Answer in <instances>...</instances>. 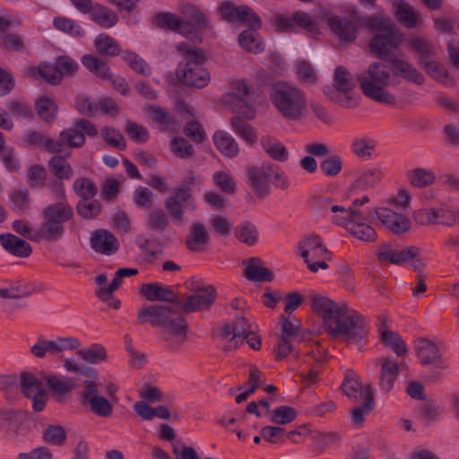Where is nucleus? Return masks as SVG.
Wrapping results in <instances>:
<instances>
[{"instance_id": "obj_1", "label": "nucleus", "mask_w": 459, "mask_h": 459, "mask_svg": "<svg viewBox=\"0 0 459 459\" xmlns=\"http://www.w3.org/2000/svg\"><path fill=\"white\" fill-rule=\"evenodd\" d=\"M311 301L313 311L322 316L330 335L352 341L359 349L366 345L369 327L365 316L357 312L349 314L346 303H336L321 295H312Z\"/></svg>"}, {"instance_id": "obj_2", "label": "nucleus", "mask_w": 459, "mask_h": 459, "mask_svg": "<svg viewBox=\"0 0 459 459\" xmlns=\"http://www.w3.org/2000/svg\"><path fill=\"white\" fill-rule=\"evenodd\" d=\"M150 305L137 312V322L141 325L149 323L153 327H161V339L167 348L178 351L186 341L188 325L180 316L178 305Z\"/></svg>"}, {"instance_id": "obj_3", "label": "nucleus", "mask_w": 459, "mask_h": 459, "mask_svg": "<svg viewBox=\"0 0 459 459\" xmlns=\"http://www.w3.org/2000/svg\"><path fill=\"white\" fill-rule=\"evenodd\" d=\"M401 42L396 28L375 35L369 43L371 52L394 68V74L418 85L423 84L424 75L407 60L398 58L396 51Z\"/></svg>"}, {"instance_id": "obj_4", "label": "nucleus", "mask_w": 459, "mask_h": 459, "mask_svg": "<svg viewBox=\"0 0 459 459\" xmlns=\"http://www.w3.org/2000/svg\"><path fill=\"white\" fill-rule=\"evenodd\" d=\"M394 68L382 62H372L357 75L362 93L368 99L387 105L396 103L395 96L386 88L398 83Z\"/></svg>"}, {"instance_id": "obj_5", "label": "nucleus", "mask_w": 459, "mask_h": 459, "mask_svg": "<svg viewBox=\"0 0 459 459\" xmlns=\"http://www.w3.org/2000/svg\"><path fill=\"white\" fill-rule=\"evenodd\" d=\"M270 100L277 113L286 121L299 122L308 111L306 92L285 81L274 82L269 92Z\"/></svg>"}, {"instance_id": "obj_6", "label": "nucleus", "mask_w": 459, "mask_h": 459, "mask_svg": "<svg viewBox=\"0 0 459 459\" xmlns=\"http://www.w3.org/2000/svg\"><path fill=\"white\" fill-rule=\"evenodd\" d=\"M184 60L177 68V76L184 84L195 88H203L210 82V74L204 67V52L198 48H193L186 42L176 46Z\"/></svg>"}, {"instance_id": "obj_7", "label": "nucleus", "mask_w": 459, "mask_h": 459, "mask_svg": "<svg viewBox=\"0 0 459 459\" xmlns=\"http://www.w3.org/2000/svg\"><path fill=\"white\" fill-rule=\"evenodd\" d=\"M41 217L38 238L55 242L63 237L64 224L74 219V210L67 201H57L45 206L41 211Z\"/></svg>"}, {"instance_id": "obj_8", "label": "nucleus", "mask_w": 459, "mask_h": 459, "mask_svg": "<svg viewBox=\"0 0 459 459\" xmlns=\"http://www.w3.org/2000/svg\"><path fill=\"white\" fill-rule=\"evenodd\" d=\"M355 83L351 73L342 65L335 68L332 85L323 89L325 97L345 108H355L359 105V96L354 92Z\"/></svg>"}, {"instance_id": "obj_9", "label": "nucleus", "mask_w": 459, "mask_h": 459, "mask_svg": "<svg viewBox=\"0 0 459 459\" xmlns=\"http://www.w3.org/2000/svg\"><path fill=\"white\" fill-rule=\"evenodd\" d=\"M300 255L307 264L308 269L316 273L319 269H327L326 260L331 259V253L323 245L318 235L311 234L299 243Z\"/></svg>"}, {"instance_id": "obj_10", "label": "nucleus", "mask_w": 459, "mask_h": 459, "mask_svg": "<svg viewBox=\"0 0 459 459\" xmlns=\"http://www.w3.org/2000/svg\"><path fill=\"white\" fill-rule=\"evenodd\" d=\"M195 209L192 195L184 189L174 188L171 195L164 201V208L175 225H182L186 221V209Z\"/></svg>"}, {"instance_id": "obj_11", "label": "nucleus", "mask_w": 459, "mask_h": 459, "mask_svg": "<svg viewBox=\"0 0 459 459\" xmlns=\"http://www.w3.org/2000/svg\"><path fill=\"white\" fill-rule=\"evenodd\" d=\"M83 390L81 394L82 404L90 406L91 411L100 417H108L113 412V405L105 397L99 394L97 380H84Z\"/></svg>"}, {"instance_id": "obj_12", "label": "nucleus", "mask_w": 459, "mask_h": 459, "mask_svg": "<svg viewBox=\"0 0 459 459\" xmlns=\"http://www.w3.org/2000/svg\"><path fill=\"white\" fill-rule=\"evenodd\" d=\"M326 22L341 42H352L356 39L359 27V16L356 13L350 16L331 15Z\"/></svg>"}, {"instance_id": "obj_13", "label": "nucleus", "mask_w": 459, "mask_h": 459, "mask_svg": "<svg viewBox=\"0 0 459 459\" xmlns=\"http://www.w3.org/2000/svg\"><path fill=\"white\" fill-rule=\"evenodd\" d=\"M222 19L229 22L246 23L253 29H260L262 26L259 16L247 5L237 6L230 1H226L220 6Z\"/></svg>"}, {"instance_id": "obj_14", "label": "nucleus", "mask_w": 459, "mask_h": 459, "mask_svg": "<svg viewBox=\"0 0 459 459\" xmlns=\"http://www.w3.org/2000/svg\"><path fill=\"white\" fill-rule=\"evenodd\" d=\"M216 290L212 285L197 288L185 300L178 299V307L185 313L208 309L215 301Z\"/></svg>"}, {"instance_id": "obj_15", "label": "nucleus", "mask_w": 459, "mask_h": 459, "mask_svg": "<svg viewBox=\"0 0 459 459\" xmlns=\"http://www.w3.org/2000/svg\"><path fill=\"white\" fill-rule=\"evenodd\" d=\"M374 213L382 225L394 235H402L411 229V221L407 216L394 211L391 207H378Z\"/></svg>"}, {"instance_id": "obj_16", "label": "nucleus", "mask_w": 459, "mask_h": 459, "mask_svg": "<svg viewBox=\"0 0 459 459\" xmlns=\"http://www.w3.org/2000/svg\"><path fill=\"white\" fill-rule=\"evenodd\" d=\"M247 181L253 192L261 198L269 195L270 186L268 183L271 175V163L263 162L261 165L247 167Z\"/></svg>"}, {"instance_id": "obj_17", "label": "nucleus", "mask_w": 459, "mask_h": 459, "mask_svg": "<svg viewBox=\"0 0 459 459\" xmlns=\"http://www.w3.org/2000/svg\"><path fill=\"white\" fill-rule=\"evenodd\" d=\"M417 355L423 365L444 368L443 351L440 344L429 339H418L416 341Z\"/></svg>"}, {"instance_id": "obj_18", "label": "nucleus", "mask_w": 459, "mask_h": 459, "mask_svg": "<svg viewBox=\"0 0 459 459\" xmlns=\"http://www.w3.org/2000/svg\"><path fill=\"white\" fill-rule=\"evenodd\" d=\"M90 246L94 252L104 255H111L120 247L118 238L105 229H99L91 233Z\"/></svg>"}, {"instance_id": "obj_19", "label": "nucleus", "mask_w": 459, "mask_h": 459, "mask_svg": "<svg viewBox=\"0 0 459 459\" xmlns=\"http://www.w3.org/2000/svg\"><path fill=\"white\" fill-rule=\"evenodd\" d=\"M418 254L419 248L414 246L408 247L403 250H395L391 245L385 244L379 249L378 260L380 263L401 264L415 258Z\"/></svg>"}, {"instance_id": "obj_20", "label": "nucleus", "mask_w": 459, "mask_h": 459, "mask_svg": "<svg viewBox=\"0 0 459 459\" xmlns=\"http://www.w3.org/2000/svg\"><path fill=\"white\" fill-rule=\"evenodd\" d=\"M140 292L149 301H165L178 305V296L171 288L157 282L143 284Z\"/></svg>"}, {"instance_id": "obj_21", "label": "nucleus", "mask_w": 459, "mask_h": 459, "mask_svg": "<svg viewBox=\"0 0 459 459\" xmlns=\"http://www.w3.org/2000/svg\"><path fill=\"white\" fill-rule=\"evenodd\" d=\"M322 208L329 209L331 212L334 213L332 217V221L339 226L349 228L354 221L359 220L360 212L353 207L345 208L344 206L337 204H330L329 200L322 202Z\"/></svg>"}, {"instance_id": "obj_22", "label": "nucleus", "mask_w": 459, "mask_h": 459, "mask_svg": "<svg viewBox=\"0 0 459 459\" xmlns=\"http://www.w3.org/2000/svg\"><path fill=\"white\" fill-rule=\"evenodd\" d=\"M211 240L209 232L201 222H195L186 237V247L192 252L204 251Z\"/></svg>"}, {"instance_id": "obj_23", "label": "nucleus", "mask_w": 459, "mask_h": 459, "mask_svg": "<svg viewBox=\"0 0 459 459\" xmlns=\"http://www.w3.org/2000/svg\"><path fill=\"white\" fill-rule=\"evenodd\" d=\"M0 244L5 251L18 257H28L32 252L27 241L12 233L0 234Z\"/></svg>"}, {"instance_id": "obj_24", "label": "nucleus", "mask_w": 459, "mask_h": 459, "mask_svg": "<svg viewBox=\"0 0 459 459\" xmlns=\"http://www.w3.org/2000/svg\"><path fill=\"white\" fill-rule=\"evenodd\" d=\"M245 276L253 281H272L273 273L268 268L263 266V263L258 257L248 258L246 262Z\"/></svg>"}, {"instance_id": "obj_25", "label": "nucleus", "mask_w": 459, "mask_h": 459, "mask_svg": "<svg viewBox=\"0 0 459 459\" xmlns=\"http://www.w3.org/2000/svg\"><path fill=\"white\" fill-rule=\"evenodd\" d=\"M43 380L46 382L49 389L55 394L59 396L69 394L76 386V384L73 378L62 375H45L43 377Z\"/></svg>"}, {"instance_id": "obj_26", "label": "nucleus", "mask_w": 459, "mask_h": 459, "mask_svg": "<svg viewBox=\"0 0 459 459\" xmlns=\"http://www.w3.org/2000/svg\"><path fill=\"white\" fill-rule=\"evenodd\" d=\"M403 367V364L398 365L389 359H383L379 381V387L383 392L389 393L393 389L398 372Z\"/></svg>"}, {"instance_id": "obj_27", "label": "nucleus", "mask_w": 459, "mask_h": 459, "mask_svg": "<svg viewBox=\"0 0 459 459\" xmlns=\"http://www.w3.org/2000/svg\"><path fill=\"white\" fill-rule=\"evenodd\" d=\"M260 143L264 152L274 160L285 162L289 160L290 154L287 148L275 137L263 136Z\"/></svg>"}, {"instance_id": "obj_28", "label": "nucleus", "mask_w": 459, "mask_h": 459, "mask_svg": "<svg viewBox=\"0 0 459 459\" xmlns=\"http://www.w3.org/2000/svg\"><path fill=\"white\" fill-rule=\"evenodd\" d=\"M9 206L13 212L24 214L30 211V196L26 187L13 189L8 194Z\"/></svg>"}, {"instance_id": "obj_29", "label": "nucleus", "mask_w": 459, "mask_h": 459, "mask_svg": "<svg viewBox=\"0 0 459 459\" xmlns=\"http://www.w3.org/2000/svg\"><path fill=\"white\" fill-rule=\"evenodd\" d=\"M409 49L412 51L418 57V64L435 57L437 55L435 46L422 37H412L409 40Z\"/></svg>"}, {"instance_id": "obj_30", "label": "nucleus", "mask_w": 459, "mask_h": 459, "mask_svg": "<svg viewBox=\"0 0 459 459\" xmlns=\"http://www.w3.org/2000/svg\"><path fill=\"white\" fill-rule=\"evenodd\" d=\"M213 142L221 153L229 158H234L239 153L236 140L224 131H217L213 134Z\"/></svg>"}, {"instance_id": "obj_31", "label": "nucleus", "mask_w": 459, "mask_h": 459, "mask_svg": "<svg viewBox=\"0 0 459 459\" xmlns=\"http://www.w3.org/2000/svg\"><path fill=\"white\" fill-rule=\"evenodd\" d=\"M406 178L409 183L417 188L430 186L436 181V175L433 170L420 167L408 170Z\"/></svg>"}, {"instance_id": "obj_32", "label": "nucleus", "mask_w": 459, "mask_h": 459, "mask_svg": "<svg viewBox=\"0 0 459 459\" xmlns=\"http://www.w3.org/2000/svg\"><path fill=\"white\" fill-rule=\"evenodd\" d=\"M157 25L162 29H169L181 34L190 32L188 23L184 22L178 15L171 13H159L156 16Z\"/></svg>"}, {"instance_id": "obj_33", "label": "nucleus", "mask_w": 459, "mask_h": 459, "mask_svg": "<svg viewBox=\"0 0 459 459\" xmlns=\"http://www.w3.org/2000/svg\"><path fill=\"white\" fill-rule=\"evenodd\" d=\"M375 408L374 394L371 385H368L365 399L361 405L355 407L351 412V419L354 425L360 426L367 415Z\"/></svg>"}, {"instance_id": "obj_34", "label": "nucleus", "mask_w": 459, "mask_h": 459, "mask_svg": "<svg viewBox=\"0 0 459 459\" xmlns=\"http://www.w3.org/2000/svg\"><path fill=\"white\" fill-rule=\"evenodd\" d=\"M394 5L397 19L403 26L411 29L418 25L420 15L411 5L403 1H397Z\"/></svg>"}, {"instance_id": "obj_35", "label": "nucleus", "mask_w": 459, "mask_h": 459, "mask_svg": "<svg viewBox=\"0 0 459 459\" xmlns=\"http://www.w3.org/2000/svg\"><path fill=\"white\" fill-rule=\"evenodd\" d=\"M58 143L59 153L62 152L63 147L80 148L85 143V136L82 132L77 130L75 127L67 128L63 130L56 140Z\"/></svg>"}, {"instance_id": "obj_36", "label": "nucleus", "mask_w": 459, "mask_h": 459, "mask_svg": "<svg viewBox=\"0 0 459 459\" xmlns=\"http://www.w3.org/2000/svg\"><path fill=\"white\" fill-rule=\"evenodd\" d=\"M362 25L370 31L384 33L395 29L389 18L384 15H368L359 17V26Z\"/></svg>"}, {"instance_id": "obj_37", "label": "nucleus", "mask_w": 459, "mask_h": 459, "mask_svg": "<svg viewBox=\"0 0 459 459\" xmlns=\"http://www.w3.org/2000/svg\"><path fill=\"white\" fill-rule=\"evenodd\" d=\"M91 19L102 28L108 29L113 27L118 21L117 15L101 4H95L92 7Z\"/></svg>"}, {"instance_id": "obj_38", "label": "nucleus", "mask_w": 459, "mask_h": 459, "mask_svg": "<svg viewBox=\"0 0 459 459\" xmlns=\"http://www.w3.org/2000/svg\"><path fill=\"white\" fill-rule=\"evenodd\" d=\"M420 65H422L427 74L436 81L446 85L455 84L447 71L437 61L436 56L421 62Z\"/></svg>"}, {"instance_id": "obj_39", "label": "nucleus", "mask_w": 459, "mask_h": 459, "mask_svg": "<svg viewBox=\"0 0 459 459\" xmlns=\"http://www.w3.org/2000/svg\"><path fill=\"white\" fill-rule=\"evenodd\" d=\"M256 30L251 27V30H244L238 37L239 46L254 54H259L264 50V43L257 37Z\"/></svg>"}, {"instance_id": "obj_40", "label": "nucleus", "mask_w": 459, "mask_h": 459, "mask_svg": "<svg viewBox=\"0 0 459 459\" xmlns=\"http://www.w3.org/2000/svg\"><path fill=\"white\" fill-rule=\"evenodd\" d=\"M94 46L97 51L105 56H117L121 53V48L118 42L105 33H101L96 37Z\"/></svg>"}, {"instance_id": "obj_41", "label": "nucleus", "mask_w": 459, "mask_h": 459, "mask_svg": "<svg viewBox=\"0 0 459 459\" xmlns=\"http://www.w3.org/2000/svg\"><path fill=\"white\" fill-rule=\"evenodd\" d=\"M82 65L92 74L101 79H111L110 69L108 64L93 55H84L82 57Z\"/></svg>"}, {"instance_id": "obj_42", "label": "nucleus", "mask_w": 459, "mask_h": 459, "mask_svg": "<svg viewBox=\"0 0 459 459\" xmlns=\"http://www.w3.org/2000/svg\"><path fill=\"white\" fill-rule=\"evenodd\" d=\"M48 165L51 173L58 179L69 180L74 176V169L64 156L51 157Z\"/></svg>"}, {"instance_id": "obj_43", "label": "nucleus", "mask_w": 459, "mask_h": 459, "mask_svg": "<svg viewBox=\"0 0 459 459\" xmlns=\"http://www.w3.org/2000/svg\"><path fill=\"white\" fill-rule=\"evenodd\" d=\"M383 176V171L380 169L366 170L354 181L352 187L359 190L373 188L381 181Z\"/></svg>"}, {"instance_id": "obj_44", "label": "nucleus", "mask_w": 459, "mask_h": 459, "mask_svg": "<svg viewBox=\"0 0 459 459\" xmlns=\"http://www.w3.org/2000/svg\"><path fill=\"white\" fill-rule=\"evenodd\" d=\"M235 237L247 246H254L258 241V230L255 224L250 221H242L235 230Z\"/></svg>"}, {"instance_id": "obj_45", "label": "nucleus", "mask_w": 459, "mask_h": 459, "mask_svg": "<svg viewBox=\"0 0 459 459\" xmlns=\"http://www.w3.org/2000/svg\"><path fill=\"white\" fill-rule=\"evenodd\" d=\"M73 190L77 196L82 199H92L98 194V186L90 178L81 177L73 183Z\"/></svg>"}, {"instance_id": "obj_46", "label": "nucleus", "mask_w": 459, "mask_h": 459, "mask_svg": "<svg viewBox=\"0 0 459 459\" xmlns=\"http://www.w3.org/2000/svg\"><path fill=\"white\" fill-rule=\"evenodd\" d=\"M368 385L363 386L353 375L347 374L342 384V389L350 399L357 402L361 397L365 399V392Z\"/></svg>"}, {"instance_id": "obj_47", "label": "nucleus", "mask_w": 459, "mask_h": 459, "mask_svg": "<svg viewBox=\"0 0 459 459\" xmlns=\"http://www.w3.org/2000/svg\"><path fill=\"white\" fill-rule=\"evenodd\" d=\"M185 16L189 19L188 30L204 29L208 26V19L205 14L193 4H186L182 8Z\"/></svg>"}, {"instance_id": "obj_48", "label": "nucleus", "mask_w": 459, "mask_h": 459, "mask_svg": "<svg viewBox=\"0 0 459 459\" xmlns=\"http://www.w3.org/2000/svg\"><path fill=\"white\" fill-rule=\"evenodd\" d=\"M232 90L234 93L229 94L227 97L230 100H234L238 101L240 107H247L249 108L247 105V100L250 99V96L254 94L253 89L247 84L246 80H237L231 84Z\"/></svg>"}, {"instance_id": "obj_49", "label": "nucleus", "mask_w": 459, "mask_h": 459, "mask_svg": "<svg viewBox=\"0 0 459 459\" xmlns=\"http://www.w3.org/2000/svg\"><path fill=\"white\" fill-rule=\"evenodd\" d=\"M122 59L135 73L143 76H150L152 74V69L150 65L138 54L130 50H125L122 52Z\"/></svg>"}, {"instance_id": "obj_50", "label": "nucleus", "mask_w": 459, "mask_h": 459, "mask_svg": "<svg viewBox=\"0 0 459 459\" xmlns=\"http://www.w3.org/2000/svg\"><path fill=\"white\" fill-rule=\"evenodd\" d=\"M20 385L22 392L27 398L39 394L40 392L45 390L42 382L30 372H23L21 374Z\"/></svg>"}, {"instance_id": "obj_51", "label": "nucleus", "mask_w": 459, "mask_h": 459, "mask_svg": "<svg viewBox=\"0 0 459 459\" xmlns=\"http://www.w3.org/2000/svg\"><path fill=\"white\" fill-rule=\"evenodd\" d=\"M377 143L368 137L356 138L351 143L352 152L359 159L370 160L375 152Z\"/></svg>"}, {"instance_id": "obj_52", "label": "nucleus", "mask_w": 459, "mask_h": 459, "mask_svg": "<svg viewBox=\"0 0 459 459\" xmlns=\"http://www.w3.org/2000/svg\"><path fill=\"white\" fill-rule=\"evenodd\" d=\"M76 354L90 364H100L107 359L106 349L98 343H94L89 348L78 350Z\"/></svg>"}, {"instance_id": "obj_53", "label": "nucleus", "mask_w": 459, "mask_h": 459, "mask_svg": "<svg viewBox=\"0 0 459 459\" xmlns=\"http://www.w3.org/2000/svg\"><path fill=\"white\" fill-rule=\"evenodd\" d=\"M366 219L360 213L359 220L354 221L349 228L351 234L362 241H375L377 239V232L373 227L364 222Z\"/></svg>"}, {"instance_id": "obj_54", "label": "nucleus", "mask_w": 459, "mask_h": 459, "mask_svg": "<svg viewBox=\"0 0 459 459\" xmlns=\"http://www.w3.org/2000/svg\"><path fill=\"white\" fill-rule=\"evenodd\" d=\"M230 125L233 131L248 143H254L256 141V133L254 128L238 116H234L230 119Z\"/></svg>"}, {"instance_id": "obj_55", "label": "nucleus", "mask_w": 459, "mask_h": 459, "mask_svg": "<svg viewBox=\"0 0 459 459\" xmlns=\"http://www.w3.org/2000/svg\"><path fill=\"white\" fill-rule=\"evenodd\" d=\"M42 438L49 445L61 446L66 440V432L60 425H48L42 432Z\"/></svg>"}, {"instance_id": "obj_56", "label": "nucleus", "mask_w": 459, "mask_h": 459, "mask_svg": "<svg viewBox=\"0 0 459 459\" xmlns=\"http://www.w3.org/2000/svg\"><path fill=\"white\" fill-rule=\"evenodd\" d=\"M379 332L381 333L383 342L390 347L394 353L398 356H403L407 353L406 345L398 333L392 331H382L381 328Z\"/></svg>"}, {"instance_id": "obj_57", "label": "nucleus", "mask_w": 459, "mask_h": 459, "mask_svg": "<svg viewBox=\"0 0 459 459\" xmlns=\"http://www.w3.org/2000/svg\"><path fill=\"white\" fill-rule=\"evenodd\" d=\"M36 110L42 120L50 123L56 118L57 106L53 100L44 97L36 101Z\"/></svg>"}, {"instance_id": "obj_58", "label": "nucleus", "mask_w": 459, "mask_h": 459, "mask_svg": "<svg viewBox=\"0 0 459 459\" xmlns=\"http://www.w3.org/2000/svg\"><path fill=\"white\" fill-rule=\"evenodd\" d=\"M64 368L67 372L80 374L88 377L87 380H98L99 377V372L97 369L80 365L72 358H67L64 360Z\"/></svg>"}, {"instance_id": "obj_59", "label": "nucleus", "mask_w": 459, "mask_h": 459, "mask_svg": "<svg viewBox=\"0 0 459 459\" xmlns=\"http://www.w3.org/2000/svg\"><path fill=\"white\" fill-rule=\"evenodd\" d=\"M76 211L84 219H93L100 214L101 204L94 198L82 199L77 203Z\"/></svg>"}, {"instance_id": "obj_60", "label": "nucleus", "mask_w": 459, "mask_h": 459, "mask_svg": "<svg viewBox=\"0 0 459 459\" xmlns=\"http://www.w3.org/2000/svg\"><path fill=\"white\" fill-rule=\"evenodd\" d=\"M444 411V408L433 402H427L420 405L419 413L426 425L436 422Z\"/></svg>"}, {"instance_id": "obj_61", "label": "nucleus", "mask_w": 459, "mask_h": 459, "mask_svg": "<svg viewBox=\"0 0 459 459\" xmlns=\"http://www.w3.org/2000/svg\"><path fill=\"white\" fill-rule=\"evenodd\" d=\"M271 413V419L270 420L278 425H285L291 421H293L297 418V411L294 408L287 406V405H281L272 411Z\"/></svg>"}, {"instance_id": "obj_62", "label": "nucleus", "mask_w": 459, "mask_h": 459, "mask_svg": "<svg viewBox=\"0 0 459 459\" xmlns=\"http://www.w3.org/2000/svg\"><path fill=\"white\" fill-rule=\"evenodd\" d=\"M53 23L56 30L70 34L73 37L82 38L85 35L84 30L72 19L57 17L54 19Z\"/></svg>"}, {"instance_id": "obj_63", "label": "nucleus", "mask_w": 459, "mask_h": 459, "mask_svg": "<svg viewBox=\"0 0 459 459\" xmlns=\"http://www.w3.org/2000/svg\"><path fill=\"white\" fill-rule=\"evenodd\" d=\"M146 225L152 230L162 232L169 225L168 215L161 209H152L148 213Z\"/></svg>"}, {"instance_id": "obj_64", "label": "nucleus", "mask_w": 459, "mask_h": 459, "mask_svg": "<svg viewBox=\"0 0 459 459\" xmlns=\"http://www.w3.org/2000/svg\"><path fill=\"white\" fill-rule=\"evenodd\" d=\"M151 115L152 120L159 125L160 131H167L175 126V118L161 108L152 107Z\"/></svg>"}]
</instances>
